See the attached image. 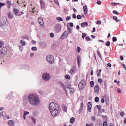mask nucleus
Returning <instances> with one entry per match:
<instances>
[{
  "mask_svg": "<svg viewBox=\"0 0 126 126\" xmlns=\"http://www.w3.org/2000/svg\"><path fill=\"white\" fill-rule=\"evenodd\" d=\"M71 19V17L70 16H67L66 18V21H68Z\"/></svg>",
  "mask_w": 126,
  "mask_h": 126,
  "instance_id": "nucleus-40",
  "label": "nucleus"
},
{
  "mask_svg": "<svg viewBox=\"0 0 126 126\" xmlns=\"http://www.w3.org/2000/svg\"><path fill=\"white\" fill-rule=\"evenodd\" d=\"M29 112H27V111L24 112V116H23L24 120H25V119H26V115H29Z\"/></svg>",
  "mask_w": 126,
  "mask_h": 126,
  "instance_id": "nucleus-24",
  "label": "nucleus"
},
{
  "mask_svg": "<svg viewBox=\"0 0 126 126\" xmlns=\"http://www.w3.org/2000/svg\"><path fill=\"white\" fill-rule=\"evenodd\" d=\"M81 27H87L88 26V23L87 22L82 23L81 24Z\"/></svg>",
  "mask_w": 126,
  "mask_h": 126,
  "instance_id": "nucleus-14",
  "label": "nucleus"
},
{
  "mask_svg": "<svg viewBox=\"0 0 126 126\" xmlns=\"http://www.w3.org/2000/svg\"><path fill=\"white\" fill-rule=\"evenodd\" d=\"M75 122V118L74 117H72L70 119V124H73Z\"/></svg>",
  "mask_w": 126,
  "mask_h": 126,
  "instance_id": "nucleus-22",
  "label": "nucleus"
},
{
  "mask_svg": "<svg viewBox=\"0 0 126 126\" xmlns=\"http://www.w3.org/2000/svg\"><path fill=\"white\" fill-rule=\"evenodd\" d=\"M7 54V48L4 47L0 50V58H3Z\"/></svg>",
  "mask_w": 126,
  "mask_h": 126,
  "instance_id": "nucleus-3",
  "label": "nucleus"
},
{
  "mask_svg": "<svg viewBox=\"0 0 126 126\" xmlns=\"http://www.w3.org/2000/svg\"><path fill=\"white\" fill-rule=\"evenodd\" d=\"M4 5H5V3L0 2V9L1 8V6H4Z\"/></svg>",
  "mask_w": 126,
  "mask_h": 126,
  "instance_id": "nucleus-38",
  "label": "nucleus"
},
{
  "mask_svg": "<svg viewBox=\"0 0 126 126\" xmlns=\"http://www.w3.org/2000/svg\"><path fill=\"white\" fill-rule=\"evenodd\" d=\"M105 45H106V46H107V47H110V45H111V42H110V41L106 42Z\"/></svg>",
  "mask_w": 126,
  "mask_h": 126,
  "instance_id": "nucleus-28",
  "label": "nucleus"
},
{
  "mask_svg": "<svg viewBox=\"0 0 126 126\" xmlns=\"http://www.w3.org/2000/svg\"><path fill=\"white\" fill-rule=\"evenodd\" d=\"M20 43L22 46H25V41H24V40H20Z\"/></svg>",
  "mask_w": 126,
  "mask_h": 126,
  "instance_id": "nucleus-29",
  "label": "nucleus"
},
{
  "mask_svg": "<svg viewBox=\"0 0 126 126\" xmlns=\"http://www.w3.org/2000/svg\"><path fill=\"white\" fill-rule=\"evenodd\" d=\"M86 36H87V34L86 33H83L82 37L83 38V39H84L85 38V37H86Z\"/></svg>",
  "mask_w": 126,
  "mask_h": 126,
  "instance_id": "nucleus-34",
  "label": "nucleus"
},
{
  "mask_svg": "<svg viewBox=\"0 0 126 126\" xmlns=\"http://www.w3.org/2000/svg\"><path fill=\"white\" fill-rule=\"evenodd\" d=\"M50 36L51 38H54V37H55V34H54V33H50Z\"/></svg>",
  "mask_w": 126,
  "mask_h": 126,
  "instance_id": "nucleus-49",
  "label": "nucleus"
},
{
  "mask_svg": "<svg viewBox=\"0 0 126 126\" xmlns=\"http://www.w3.org/2000/svg\"><path fill=\"white\" fill-rule=\"evenodd\" d=\"M65 78H66V79H70V76L69 75H65Z\"/></svg>",
  "mask_w": 126,
  "mask_h": 126,
  "instance_id": "nucleus-39",
  "label": "nucleus"
},
{
  "mask_svg": "<svg viewBox=\"0 0 126 126\" xmlns=\"http://www.w3.org/2000/svg\"><path fill=\"white\" fill-rule=\"evenodd\" d=\"M13 11L15 15L16 16H17V15H18V14H17V13H18L19 12V10H18V9H17L15 8H14L13 9Z\"/></svg>",
  "mask_w": 126,
  "mask_h": 126,
  "instance_id": "nucleus-17",
  "label": "nucleus"
},
{
  "mask_svg": "<svg viewBox=\"0 0 126 126\" xmlns=\"http://www.w3.org/2000/svg\"><path fill=\"white\" fill-rule=\"evenodd\" d=\"M98 83H102L103 82V80L101 78H99L98 79Z\"/></svg>",
  "mask_w": 126,
  "mask_h": 126,
  "instance_id": "nucleus-42",
  "label": "nucleus"
},
{
  "mask_svg": "<svg viewBox=\"0 0 126 126\" xmlns=\"http://www.w3.org/2000/svg\"><path fill=\"white\" fill-rule=\"evenodd\" d=\"M113 13H114V14H117V15H119V12H118L116 10H113Z\"/></svg>",
  "mask_w": 126,
  "mask_h": 126,
  "instance_id": "nucleus-43",
  "label": "nucleus"
},
{
  "mask_svg": "<svg viewBox=\"0 0 126 126\" xmlns=\"http://www.w3.org/2000/svg\"><path fill=\"white\" fill-rule=\"evenodd\" d=\"M111 5H112V6H117V5H120V3H116V2H112Z\"/></svg>",
  "mask_w": 126,
  "mask_h": 126,
  "instance_id": "nucleus-23",
  "label": "nucleus"
},
{
  "mask_svg": "<svg viewBox=\"0 0 126 126\" xmlns=\"http://www.w3.org/2000/svg\"><path fill=\"white\" fill-rule=\"evenodd\" d=\"M42 79L43 80H45L46 81L49 80L50 78H51V76L49 73H44L42 75Z\"/></svg>",
  "mask_w": 126,
  "mask_h": 126,
  "instance_id": "nucleus-8",
  "label": "nucleus"
},
{
  "mask_svg": "<svg viewBox=\"0 0 126 126\" xmlns=\"http://www.w3.org/2000/svg\"><path fill=\"white\" fill-rule=\"evenodd\" d=\"M7 16L9 19H12V18H13V17H14L13 14H12L10 12L7 13Z\"/></svg>",
  "mask_w": 126,
  "mask_h": 126,
  "instance_id": "nucleus-16",
  "label": "nucleus"
},
{
  "mask_svg": "<svg viewBox=\"0 0 126 126\" xmlns=\"http://www.w3.org/2000/svg\"><path fill=\"white\" fill-rule=\"evenodd\" d=\"M86 41H87L88 42L89 41H91V38L89 36H86Z\"/></svg>",
  "mask_w": 126,
  "mask_h": 126,
  "instance_id": "nucleus-36",
  "label": "nucleus"
},
{
  "mask_svg": "<svg viewBox=\"0 0 126 126\" xmlns=\"http://www.w3.org/2000/svg\"><path fill=\"white\" fill-rule=\"evenodd\" d=\"M69 26H70L71 27H73L74 25L73 23H69Z\"/></svg>",
  "mask_w": 126,
  "mask_h": 126,
  "instance_id": "nucleus-57",
  "label": "nucleus"
},
{
  "mask_svg": "<svg viewBox=\"0 0 126 126\" xmlns=\"http://www.w3.org/2000/svg\"><path fill=\"white\" fill-rule=\"evenodd\" d=\"M81 61V58L80 56H77V63L78 66H80V61Z\"/></svg>",
  "mask_w": 126,
  "mask_h": 126,
  "instance_id": "nucleus-18",
  "label": "nucleus"
},
{
  "mask_svg": "<svg viewBox=\"0 0 126 126\" xmlns=\"http://www.w3.org/2000/svg\"><path fill=\"white\" fill-rule=\"evenodd\" d=\"M99 86L97 85H95L94 87V91H95V92H99Z\"/></svg>",
  "mask_w": 126,
  "mask_h": 126,
  "instance_id": "nucleus-20",
  "label": "nucleus"
},
{
  "mask_svg": "<svg viewBox=\"0 0 126 126\" xmlns=\"http://www.w3.org/2000/svg\"><path fill=\"white\" fill-rule=\"evenodd\" d=\"M96 3H97L99 5H100V4H101L102 3V2L101 1H100V0H97Z\"/></svg>",
  "mask_w": 126,
  "mask_h": 126,
  "instance_id": "nucleus-59",
  "label": "nucleus"
},
{
  "mask_svg": "<svg viewBox=\"0 0 126 126\" xmlns=\"http://www.w3.org/2000/svg\"><path fill=\"white\" fill-rule=\"evenodd\" d=\"M3 46V42L2 41H0V49H1Z\"/></svg>",
  "mask_w": 126,
  "mask_h": 126,
  "instance_id": "nucleus-41",
  "label": "nucleus"
},
{
  "mask_svg": "<svg viewBox=\"0 0 126 126\" xmlns=\"http://www.w3.org/2000/svg\"><path fill=\"white\" fill-rule=\"evenodd\" d=\"M46 60L49 63H50V64H52V63H54L55 62V58H54V56L52 55H48L46 57Z\"/></svg>",
  "mask_w": 126,
  "mask_h": 126,
  "instance_id": "nucleus-4",
  "label": "nucleus"
},
{
  "mask_svg": "<svg viewBox=\"0 0 126 126\" xmlns=\"http://www.w3.org/2000/svg\"><path fill=\"white\" fill-rule=\"evenodd\" d=\"M101 102L103 103H105V99H104V97H103L101 99Z\"/></svg>",
  "mask_w": 126,
  "mask_h": 126,
  "instance_id": "nucleus-60",
  "label": "nucleus"
},
{
  "mask_svg": "<svg viewBox=\"0 0 126 126\" xmlns=\"http://www.w3.org/2000/svg\"><path fill=\"white\" fill-rule=\"evenodd\" d=\"M6 3L7 4V7L8 8H10V7H11V5H12V4L11 3V1L7 0Z\"/></svg>",
  "mask_w": 126,
  "mask_h": 126,
  "instance_id": "nucleus-11",
  "label": "nucleus"
},
{
  "mask_svg": "<svg viewBox=\"0 0 126 126\" xmlns=\"http://www.w3.org/2000/svg\"><path fill=\"white\" fill-rule=\"evenodd\" d=\"M77 19H81L82 18V16L80 15H78L77 16Z\"/></svg>",
  "mask_w": 126,
  "mask_h": 126,
  "instance_id": "nucleus-46",
  "label": "nucleus"
},
{
  "mask_svg": "<svg viewBox=\"0 0 126 126\" xmlns=\"http://www.w3.org/2000/svg\"><path fill=\"white\" fill-rule=\"evenodd\" d=\"M84 107L83 102L81 103V108L82 109Z\"/></svg>",
  "mask_w": 126,
  "mask_h": 126,
  "instance_id": "nucleus-63",
  "label": "nucleus"
},
{
  "mask_svg": "<svg viewBox=\"0 0 126 126\" xmlns=\"http://www.w3.org/2000/svg\"><path fill=\"white\" fill-rule=\"evenodd\" d=\"M76 15H75V14L74 13L72 14V18H73L74 19H76Z\"/></svg>",
  "mask_w": 126,
  "mask_h": 126,
  "instance_id": "nucleus-52",
  "label": "nucleus"
},
{
  "mask_svg": "<svg viewBox=\"0 0 126 126\" xmlns=\"http://www.w3.org/2000/svg\"><path fill=\"white\" fill-rule=\"evenodd\" d=\"M40 4L41 8H44L45 7V3H44V1L43 0H40Z\"/></svg>",
  "mask_w": 126,
  "mask_h": 126,
  "instance_id": "nucleus-21",
  "label": "nucleus"
},
{
  "mask_svg": "<svg viewBox=\"0 0 126 126\" xmlns=\"http://www.w3.org/2000/svg\"><path fill=\"white\" fill-rule=\"evenodd\" d=\"M112 41L113 42H117V37H113V38H112Z\"/></svg>",
  "mask_w": 126,
  "mask_h": 126,
  "instance_id": "nucleus-48",
  "label": "nucleus"
},
{
  "mask_svg": "<svg viewBox=\"0 0 126 126\" xmlns=\"http://www.w3.org/2000/svg\"><path fill=\"white\" fill-rule=\"evenodd\" d=\"M3 117H6V113H5L4 112H2L1 114Z\"/></svg>",
  "mask_w": 126,
  "mask_h": 126,
  "instance_id": "nucleus-54",
  "label": "nucleus"
},
{
  "mask_svg": "<svg viewBox=\"0 0 126 126\" xmlns=\"http://www.w3.org/2000/svg\"><path fill=\"white\" fill-rule=\"evenodd\" d=\"M8 125L10 126H14L15 124L14 123V122L12 120H9L8 122Z\"/></svg>",
  "mask_w": 126,
  "mask_h": 126,
  "instance_id": "nucleus-15",
  "label": "nucleus"
},
{
  "mask_svg": "<svg viewBox=\"0 0 126 126\" xmlns=\"http://www.w3.org/2000/svg\"><path fill=\"white\" fill-rule=\"evenodd\" d=\"M32 44H36V41H35V40H32Z\"/></svg>",
  "mask_w": 126,
  "mask_h": 126,
  "instance_id": "nucleus-64",
  "label": "nucleus"
},
{
  "mask_svg": "<svg viewBox=\"0 0 126 126\" xmlns=\"http://www.w3.org/2000/svg\"><path fill=\"white\" fill-rule=\"evenodd\" d=\"M56 19L57 20H58V21H63V20L61 17H57Z\"/></svg>",
  "mask_w": 126,
  "mask_h": 126,
  "instance_id": "nucleus-32",
  "label": "nucleus"
},
{
  "mask_svg": "<svg viewBox=\"0 0 126 126\" xmlns=\"http://www.w3.org/2000/svg\"><path fill=\"white\" fill-rule=\"evenodd\" d=\"M101 23H102V22L101 21L98 20L96 22V24H101Z\"/></svg>",
  "mask_w": 126,
  "mask_h": 126,
  "instance_id": "nucleus-58",
  "label": "nucleus"
},
{
  "mask_svg": "<svg viewBox=\"0 0 126 126\" xmlns=\"http://www.w3.org/2000/svg\"><path fill=\"white\" fill-rule=\"evenodd\" d=\"M54 2L56 4H57V5H59V4H60V3L59 2V0H54Z\"/></svg>",
  "mask_w": 126,
  "mask_h": 126,
  "instance_id": "nucleus-50",
  "label": "nucleus"
},
{
  "mask_svg": "<svg viewBox=\"0 0 126 126\" xmlns=\"http://www.w3.org/2000/svg\"><path fill=\"white\" fill-rule=\"evenodd\" d=\"M124 116H125V112H124L123 111L120 112V116L121 117H124Z\"/></svg>",
  "mask_w": 126,
  "mask_h": 126,
  "instance_id": "nucleus-47",
  "label": "nucleus"
},
{
  "mask_svg": "<svg viewBox=\"0 0 126 126\" xmlns=\"http://www.w3.org/2000/svg\"><path fill=\"white\" fill-rule=\"evenodd\" d=\"M79 89H83L85 86H86V81L85 80H82L80 83L79 84Z\"/></svg>",
  "mask_w": 126,
  "mask_h": 126,
  "instance_id": "nucleus-7",
  "label": "nucleus"
},
{
  "mask_svg": "<svg viewBox=\"0 0 126 126\" xmlns=\"http://www.w3.org/2000/svg\"><path fill=\"white\" fill-rule=\"evenodd\" d=\"M4 26V22L0 21V27H3Z\"/></svg>",
  "mask_w": 126,
  "mask_h": 126,
  "instance_id": "nucleus-26",
  "label": "nucleus"
},
{
  "mask_svg": "<svg viewBox=\"0 0 126 126\" xmlns=\"http://www.w3.org/2000/svg\"><path fill=\"white\" fill-rule=\"evenodd\" d=\"M97 54L98 56L99 57L100 59H102V56H101V53L98 50L97 51Z\"/></svg>",
  "mask_w": 126,
  "mask_h": 126,
  "instance_id": "nucleus-31",
  "label": "nucleus"
},
{
  "mask_svg": "<svg viewBox=\"0 0 126 126\" xmlns=\"http://www.w3.org/2000/svg\"><path fill=\"white\" fill-rule=\"evenodd\" d=\"M83 8H84V14H87V13L88 12V8H87V5L84 6Z\"/></svg>",
  "mask_w": 126,
  "mask_h": 126,
  "instance_id": "nucleus-13",
  "label": "nucleus"
},
{
  "mask_svg": "<svg viewBox=\"0 0 126 126\" xmlns=\"http://www.w3.org/2000/svg\"><path fill=\"white\" fill-rule=\"evenodd\" d=\"M117 92L118 93H119V94L122 93V90H121V89L118 88L117 90Z\"/></svg>",
  "mask_w": 126,
  "mask_h": 126,
  "instance_id": "nucleus-55",
  "label": "nucleus"
},
{
  "mask_svg": "<svg viewBox=\"0 0 126 126\" xmlns=\"http://www.w3.org/2000/svg\"><path fill=\"white\" fill-rule=\"evenodd\" d=\"M29 101L30 103L32 106H36L40 104L39 97L36 94H31L29 95Z\"/></svg>",
  "mask_w": 126,
  "mask_h": 126,
  "instance_id": "nucleus-2",
  "label": "nucleus"
},
{
  "mask_svg": "<svg viewBox=\"0 0 126 126\" xmlns=\"http://www.w3.org/2000/svg\"><path fill=\"white\" fill-rule=\"evenodd\" d=\"M69 91H70V93L71 94H73V93H74V89H73L72 88H70Z\"/></svg>",
  "mask_w": 126,
  "mask_h": 126,
  "instance_id": "nucleus-30",
  "label": "nucleus"
},
{
  "mask_svg": "<svg viewBox=\"0 0 126 126\" xmlns=\"http://www.w3.org/2000/svg\"><path fill=\"white\" fill-rule=\"evenodd\" d=\"M122 66L124 68H125V70H126V64H122Z\"/></svg>",
  "mask_w": 126,
  "mask_h": 126,
  "instance_id": "nucleus-62",
  "label": "nucleus"
},
{
  "mask_svg": "<svg viewBox=\"0 0 126 126\" xmlns=\"http://www.w3.org/2000/svg\"><path fill=\"white\" fill-rule=\"evenodd\" d=\"M91 108H92V103H91V102H89L88 103V109L89 111L91 110Z\"/></svg>",
  "mask_w": 126,
  "mask_h": 126,
  "instance_id": "nucleus-19",
  "label": "nucleus"
},
{
  "mask_svg": "<svg viewBox=\"0 0 126 126\" xmlns=\"http://www.w3.org/2000/svg\"><path fill=\"white\" fill-rule=\"evenodd\" d=\"M54 30L56 33H60L62 30V25L60 24H56L54 27Z\"/></svg>",
  "mask_w": 126,
  "mask_h": 126,
  "instance_id": "nucleus-5",
  "label": "nucleus"
},
{
  "mask_svg": "<svg viewBox=\"0 0 126 126\" xmlns=\"http://www.w3.org/2000/svg\"><path fill=\"white\" fill-rule=\"evenodd\" d=\"M77 51H78V53H80V51H81V48H80L79 46H78L77 47Z\"/></svg>",
  "mask_w": 126,
  "mask_h": 126,
  "instance_id": "nucleus-37",
  "label": "nucleus"
},
{
  "mask_svg": "<svg viewBox=\"0 0 126 126\" xmlns=\"http://www.w3.org/2000/svg\"><path fill=\"white\" fill-rule=\"evenodd\" d=\"M113 19H114L116 22H119V20H118V17H117V16H114Z\"/></svg>",
  "mask_w": 126,
  "mask_h": 126,
  "instance_id": "nucleus-35",
  "label": "nucleus"
},
{
  "mask_svg": "<svg viewBox=\"0 0 126 126\" xmlns=\"http://www.w3.org/2000/svg\"><path fill=\"white\" fill-rule=\"evenodd\" d=\"M61 85L63 89L65 90L66 93H67L66 88H70V84L67 82H65L63 84L61 83Z\"/></svg>",
  "mask_w": 126,
  "mask_h": 126,
  "instance_id": "nucleus-6",
  "label": "nucleus"
},
{
  "mask_svg": "<svg viewBox=\"0 0 126 126\" xmlns=\"http://www.w3.org/2000/svg\"><path fill=\"white\" fill-rule=\"evenodd\" d=\"M96 108H97L99 111H101V106L100 105H97L96 106Z\"/></svg>",
  "mask_w": 126,
  "mask_h": 126,
  "instance_id": "nucleus-44",
  "label": "nucleus"
},
{
  "mask_svg": "<svg viewBox=\"0 0 126 126\" xmlns=\"http://www.w3.org/2000/svg\"><path fill=\"white\" fill-rule=\"evenodd\" d=\"M67 31H65L61 35V39H65V38H67Z\"/></svg>",
  "mask_w": 126,
  "mask_h": 126,
  "instance_id": "nucleus-10",
  "label": "nucleus"
},
{
  "mask_svg": "<svg viewBox=\"0 0 126 126\" xmlns=\"http://www.w3.org/2000/svg\"><path fill=\"white\" fill-rule=\"evenodd\" d=\"M32 51H37V47H32Z\"/></svg>",
  "mask_w": 126,
  "mask_h": 126,
  "instance_id": "nucleus-53",
  "label": "nucleus"
},
{
  "mask_svg": "<svg viewBox=\"0 0 126 126\" xmlns=\"http://www.w3.org/2000/svg\"><path fill=\"white\" fill-rule=\"evenodd\" d=\"M23 103L24 105H26V104H27V99H26V96H25L24 97Z\"/></svg>",
  "mask_w": 126,
  "mask_h": 126,
  "instance_id": "nucleus-25",
  "label": "nucleus"
},
{
  "mask_svg": "<svg viewBox=\"0 0 126 126\" xmlns=\"http://www.w3.org/2000/svg\"><path fill=\"white\" fill-rule=\"evenodd\" d=\"M24 12H20L18 14L17 16H21V15H22V14H24Z\"/></svg>",
  "mask_w": 126,
  "mask_h": 126,
  "instance_id": "nucleus-45",
  "label": "nucleus"
},
{
  "mask_svg": "<svg viewBox=\"0 0 126 126\" xmlns=\"http://www.w3.org/2000/svg\"><path fill=\"white\" fill-rule=\"evenodd\" d=\"M63 109L64 112H66V106H65V105H63Z\"/></svg>",
  "mask_w": 126,
  "mask_h": 126,
  "instance_id": "nucleus-51",
  "label": "nucleus"
},
{
  "mask_svg": "<svg viewBox=\"0 0 126 126\" xmlns=\"http://www.w3.org/2000/svg\"><path fill=\"white\" fill-rule=\"evenodd\" d=\"M76 69V66H74L73 68H72L70 70L69 73H70V74H73V73H74L75 72Z\"/></svg>",
  "mask_w": 126,
  "mask_h": 126,
  "instance_id": "nucleus-12",
  "label": "nucleus"
},
{
  "mask_svg": "<svg viewBox=\"0 0 126 126\" xmlns=\"http://www.w3.org/2000/svg\"><path fill=\"white\" fill-rule=\"evenodd\" d=\"M103 126H108V123L107 122H105L103 123Z\"/></svg>",
  "mask_w": 126,
  "mask_h": 126,
  "instance_id": "nucleus-56",
  "label": "nucleus"
},
{
  "mask_svg": "<svg viewBox=\"0 0 126 126\" xmlns=\"http://www.w3.org/2000/svg\"><path fill=\"white\" fill-rule=\"evenodd\" d=\"M38 22L42 27H44V21L43 20V18L39 17L38 19Z\"/></svg>",
  "mask_w": 126,
  "mask_h": 126,
  "instance_id": "nucleus-9",
  "label": "nucleus"
},
{
  "mask_svg": "<svg viewBox=\"0 0 126 126\" xmlns=\"http://www.w3.org/2000/svg\"><path fill=\"white\" fill-rule=\"evenodd\" d=\"M94 81H92L90 82V85H91V87H94Z\"/></svg>",
  "mask_w": 126,
  "mask_h": 126,
  "instance_id": "nucleus-27",
  "label": "nucleus"
},
{
  "mask_svg": "<svg viewBox=\"0 0 126 126\" xmlns=\"http://www.w3.org/2000/svg\"><path fill=\"white\" fill-rule=\"evenodd\" d=\"M120 59L121 61H124V56L123 55L120 56Z\"/></svg>",
  "mask_w": 126,
  "mask_h": 126,
  "instance_id": "nucleus-61",
  "label": "nucleus"
},
{
  "mask_svg": "<svg viewBox=\"0 0 126 126\" xmlns=\"http://www.w3.org/2000/svg\"><path fill=\"white\" fill-rule=\"evenodd\" d=\"M94 101L96 103H98L99 102V97L96 96L94 98Z\"/></svg>",
  "mask_w": 126,
  "mask_h": 126,
  "instance_id": "nucleus-33",
  "label": "nucleus"
},
{
  "mask_svg": "<svg viewBox=\"0 0 126 126\" xmlns=\"http://www.w3.org/2000/svg\"><path fill=\"white\" fill-rule=\"evenodd\" d=\"M50 113L53 117H57L60 115V106L55 102H51L49 105Z\"/></svg>",
  "mask_w": 126,
  "mask_h": 126,
  "instance_id": "nucleus-1",
  "label": "nucleus"
}]
</instances>
